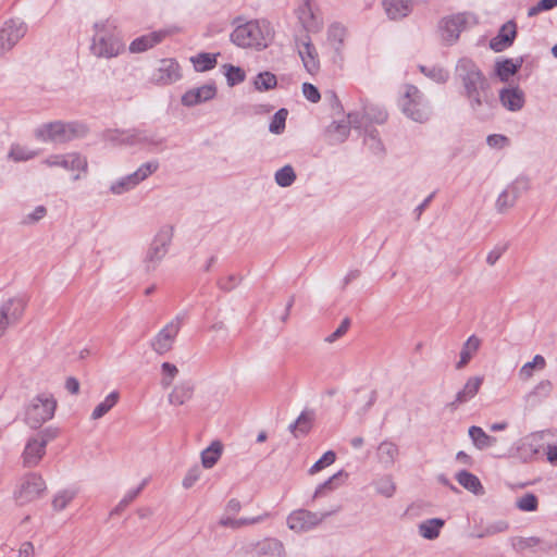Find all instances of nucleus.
Wrapping results in <instances>:
<instances>
[{
  "label": "nucleus",
  "instance_id": "33",
  "mask_svg": "<svg viewBox=\"0 0 557 557\" xmlns=\"http://www.w3.org/2000/svg\"><path fill=\"white\" fill-rule=\"evenodd\" d=\"M77 493L78 491L73 487H67L58 491L51 500L52 509L58 512L64 510L69 506V504L76 497Z\"/></svg>",
  "mask_w": 557,
  "mask_h": 557
},
{
  "label": "nucleus",
  "instance_id": "51",
  "mask_svg": "<svg viewBox=\"0 0 557 557\" xmlns=\"http://www.w3.org/2000/svg\"><path fill=\"white\" fill-rule=\"evenodd\" d=\"M255 86L258 90H269L276 86V77L270 72L260 73L255 81Z\"/></svg>",
  "mask_w": 557,
  "mask_h": 557
},
{
  "label": "nucleus",
  "instance_id": "56",
  "mask_svg": "<svg viewBox=\"0 0 557 557\" xmlns=\"http://www.w3.org/2000/svg\"><path fill=\"white\" fill-rule=\"evenodd\" d=\"M163 377L161 380V384L163 387H169L176 374L178 373V369L175 364L170 362H163L161 366Z\"/></svg>",
  "mask_w": 557,
  "mask_h": 557
},
{
  "label": "nucleus",
  "instance_id": "5",
  "mask_svg": "<svg viewBox=\"0 0 557 557\" xmlns=\"http://www.w3.org/2000/svg\"><path fill=\"white\" fill-rule=\"evenodd\" d=\"M57 400L51 394L42 393L32 399L26 408L25 422L32 429L40 428L45 422L53 418Z\"/></svg>",
  "mask_w": 557,
  "mask_h": 557
},
{
  "label": "nucleus",
  "instance_id": "61",
  "mask_svg": "<svg viewBox=\"0 0 557 557\" xmlns=\"http://www.w3.org/2000/svg\"><path fill=\"white\" fill-rule=\"evenodd\" d=\"M201 470L198 466L190 468L185 474L182 485L184 488H190L200 479Z\"/></svg>",
  "mask_w": 557,
  "mask_h": 557
},
{
  "label": "nucleus",
  "instance_id": "20",
  "mask_svg": "<svg viewBox=\"0 0 557 557\" xmlns=\"http://www.w3.org/2000/svg\"><path fill=\"white\" fill-rule=\"evenodd\" d=\"M399 456V446L391 440L382 441L375 450L376 461L383 469H392L398 461Z\"/></svg>",
  "mask_w": 557,
  "mask_h": 557
},
{
  "label": "nucleus",
  "instance_id": "25",
  "mask_svg": "<svg viewBox=\"0 0 557 557\" xmlns=\"http://www.w3.org/2000/svg\"><path fill=\"white\" fill-rule=\"evenodd\" d=\"M251 547L255 554L259 557H284L285 555L284 544L280 540L273 537H265L258 541L251 544Z\"/></svg>",
  "mask_w": 557,
  "mask_h": 557
},
{
  "label": "nucleus",
  "instance_id": "38",
  "mask_svg": "<svg viewBox=\"0 0 557 557\" xmlns=\"http://www.w3.org/2000/svg\"><path fill=\"white\" fill-rule=\"evenodd\" d=\"M216 57L214 53L201 52L190 58V62L194 65L195 71L206 72L213 69L216 65Z\"/></svg>",
  "mask_w": 557,
  "mask_h": 557
},
{
  "label": "nucleus",
  "instance_id": "57",
  "mask_svg": "<svg viewBox=\"0 0 557 557\" xmlns=\"http://www.w3.org/2000/svg\"><path fill=\"white\" fill-rule=\"evenodd\" d=\"M421 71L426 75L429 76L430 78H432L433 81L437 82V83H445L448 77H449V74L446 70H444L443 67H440V66H434V67H431V69H426L425 66H421Z\"/></svg>",
  "mask_w": 557,
  "mask_h": 557
},
{
  "label": "nucleus",
  "instance_id": "32",
  "mask_svg": "<svg viewBox=\"0 0 557 557\" xmlns=\"http://www.w3.org/2000/svg\"><path fill=\"white\" fill-rule=\"evenodd\" d=\"M468 433L474 446L481 450L494 446L497 442L496 437L488 435L480 426H471Z\"/></svg>",
  "mask_w": 557,
  "mask_h": 557
},
{
  "label": "nucleus",
  "instance_id": "4",
  "mask_svg": "<svg viewBox=\"0 0 557 557\" xmlns=\"http://www.w3.org/2000/svg\"><path fill=\"white\" fill-rule=\"evenodd\" d=\"M174 228L172 225H163L151 240L143 260L145 271L154 272L169 252Z\"/></svg>",
  "mask_w": 557,
  "mask_h": 557
},
{
  "label": "nucleus",
  "instance_id": "26",
  "mask_svg": "<svg viewBox=\"0 0 557 557\" xmlns=\"http://www.w3.org/2000/svg\"><path fill=\"white\" fill-rule=\"evenodd\" d=\"M517 28L516 24L512 21L504 24L497 36L491 39L490 47L496 52H500L506 48L510 47L516 38Z\"/></svg>",
  "mask_w": 557,
  "mask_h": 557
},
{
  "label": "nucleus",
  "instance_id": "7",
  "mask_svg": "<svg viewBox=\"0 0 557 557\" xmlns=\"http://www.w3.org/2000/svg\"><path fill=\"white\" fill-rule=\"evenodd\" d=\"M46 491L47 484L41 474L28 472L20 479L13 496L21 505H25L41 498Z\"/></svg>",
  "mask_w": 557,
  "mask_h": 557
},
{
  "label": "nucleus",
  "instance_id": "58",
  "mask_svg": "<svg viewBox=\"0 0 557 557\" xmlns=\"http://www.w3.org/2000/svg\"><path fill=\"white\" fill-rule=\"evenodd\" d=\"M346 37V28L339 24H333L329 28V40L332 44L343 45Z\"/></svg>",
  "mask_w": 557,
  "mask_h": 557
},
{
  "label": "nucleus",
  "instance_id": "41",
  "mask_svg": "<svg viewBox=\"0 0 557 557\" xmlns=\"http://www.w3.org/2000/svg\"><path fill=\"white\" fill-rule=\"evenodd\" d=\"M522 61L515 63L511 59L496 63V75L502 82H507L521 66Z\"/></svg>",
  "mask_w": 557,
  "mask_h": 557
},
{
  "label": "nucleus",
  "instance_id": "52",
  "mask_svg": "<svg viewBox=\"0 0 557 557\" xmlns=\"http://www.w3.org/2000/svg\"><path fill=\"white\" fill-rule=\"evenodd\" d=\"M364 144L374 154H381L384 151L383 144L375 129H371L367 133Z\"/></svg>",
  "mask_w": 557,
  "mask_h": 557
},
{
  "label": "nucleus",
  "instance_id": "44",
  "mask_svg": "<svg viewBox=\"0 0 557 557\" xmlns=\"http://www.w3.org/2000/svg\"><path fill=\"white\" fill-rule=\"evenodd\" d=\"M122 143L134 146V145H158L153 138L143 131H133L127 133L122 138Z\"/></svg>",
  "mask_w": 557,
  "mask_h": 557
},
{
  "label": "nucleus",
  "instance_id": "55",
  "mask_svg": "<svg viewBox=\"0 0 557 557\" xmlns=\"http://www.w3.org/2000/svg\"><path fill=\"white\" fill-rule=\"evenodd\" d=\"M224 67L226 69L225 76L230 86L244 82L245 72L240 67L234 65H225Z\"/></svg>",
  "mask_w": 557,
  "mask_h": 557
},
{
  "label": "nucleus",
  "instance_id": "49",
  "mask_svg": "<svg viewBox=\"0 0 557 557\" xmlns=\"http://www.w3.org/2000/svg\"><path fill=\"white\" fill-rule=\"evenodd\" d=\"M287 110L280 109L272 117L269 131L273 134H281L285 128V122L287 117Z\"/></svg>",
  "mask_w": 557,
  "mask_h": 557
},
{
  "label": "nucleus",
  "instance_id": "62",
  "mask_svg": "<svg viewBox=\"0 0 557 557\" xmlns=\"http://www.w3.org/2000/svg\"><path fill=\"white\" fill-rule=\"evenodd\" d=\"M509 529V524L507 521L499 520L493 523L487 524L484 528V534H487V536H493L498 533L506 532Z\"/></svg>",
  "mask_w": 557,
  "mask_h": 557
},
{
  "label": "nucleus",
  "instance_id": "45",
  "mask_svg": "<svg viewBox=\"0 0 557 557\" xmlns=\"http://www.w3.org/2000/svg\"><path fill=\"white\" fill-rule=\"evenodd\" d=\"M275 183L281 187H288L296 181V173L290 165H285L275 173Z\"/></svg>",
  "mask_w": 557,
  "mask_h": 557
},
{
  "label": "nucleus",
  "instance_id": "12",
  "mask_svg": "<svg viewBox=\"0 0 557 557\" xmlns=\"http://www.w3.org/2000/svg\"><path fill=\"white\" fill-rule=\"evenodd\" d=\"M27 33V25L18 20L11 18L0 28V57L9 52Z\"/></svg>",
  "mask_w": 557,
  "mask_h": 557
},
{
  "label": "nucleus",
  "instance_id": "16",
  "mask_svg": "<svg viewBox=\"0 0 557 557\" xmlns=\"http://www.w3.org/2000/svg\"><path fill=\"white\" fill-rule=\"evenodd\" d=\"M26 307V301L22 297H12L5 300L0 306V337L5 333V330L15 324L23 315Z\"/></svg>",
  "mask_w": 557,
  "mask_h": 557
},
{
  "label": "nucleus",
  "instance_id": "34",
  "mask_svg": "<svg viewBox=\"0 0 557 557\" xmlns=\"http://www.w3.org/2000/svg\"><path fill=\"white\" fill-rule=\"evenodd\" d=\"M444 525V520L433 518L421 522L418 525L419 534L426 540H434L438 537L441 529Z\"/></svg>",
  "mask_w": 557,
  "mask_h": 557
},
{
  "label": "nucleus",
  "instance_id": "39",
  "mask_svg": "<svg viewBox=\"0 0 557 557\" xmlns=\"http://www.w3.org/2000/svg\"><path fill=\"white\" fill-rule=\"evenodd\" d=\"M546 366L545 358L541 355H536L532 361L524 363L519 370V379L521 381H529L535 370H543Z\"/></svg>",
  "mask_w": 557,
  "mask_h": 557
},
{
  "label": "nucleus",
  "instance_id": "53",
  "mask_svg": "<svg viewBox=\"0 0 557 557\" xmlns=\"http://www.w3.org/2000/svg\"><path fill=\"white\" fill-rule=\"evenodd\" d=\"M336 460V455L333 450H327L323 454V456L315 461L312 467L309 469L310 474H315L322 469L333 465Z\"/></svg>",
  "mask_w": 557,
  "mask_h": 557
},
{
  "label": "nucleus",
  "instance_id": "31",
  "mask_svg": "<svg viewBox=\"0 0 557 557\" xmlns=\"http://www.w3.org/2000/svg\"><path fill=\"white\" fill-rule=\"evenodd\" d=\"M456 479L458 483L466 490L472 492L475 495H483L484 488L479 478L469 471L462 470L457 473Z\"/></svg>",
  "mask_w": 557,
  "mask_h": 557
},
{
  "label": "nucleus",
  "instance_id": "36",
  "mask_svg": "<svg viewBox=\"0 0 557 557\" xmlns=\"http://www.w3.org/2000/svg\"><path fill=\"white\" fill-rule=\"evenodd\" d=\"M120 394L116 391L111 392L91 412V420H99L106 416L119 401Z\"/></svg>",
  "mask_w": 557,
  "mask_h": 557
},
{
  "label": "nucleus",
  "instance_id": "13",
  "mask_svg": "<svg viewBox=\"0 0 557 557\" xmlns=\"http://www.w3.org/2000/svg\"><path fill=\"white\" fill-rule=\"evenodd\" d=\"M330 513H318L306 509L292 511L287 517V527L296 532H308L318 527Z\"/></svg>",
  "mask_w": 557,
  "mask_h": 557
},
{
  "label": "nucleus",
  "instance_id": "18",
  "mask_svg": "<svg viewBox=\"0 0 557 557\" xmlns=\"http://www.w3.org/2000/svg\"><path fill=\"white\" fill-rule=\"evenodd\" d=\"M216 96V86L214 83L205 84L199 87L188 89L183 94L181 102L185 107H195L205 103Z\"/></svg>",
  "mask_w": 557,
  "mask_h": 557
},
{
  "label": "nucleus",
  "instance_id": "24",
  "mask_svg": "<svg viewBox=\"0 0 557 557\" xmlns=\"http://www.w3.org/2000/svg\"><path fill=\"white\" fill-rule=\"evenodd\" d=\"M359 116L356 113H349L345 120L334 122L329 127V134L334 143H343L349 135L350 127H359Z\"/></svg>",
  "mask_w": 557,
  "mask_h": 557
},
{
  "label": "nucleus",
  "instance_id": "23",
  "mask_svg": "<svg viewBox=\"0 0 557 557\" xmlns=\"http://www.w3.org/2000/svg\"><path fill=\"white\" fill-rule=\"evenodd\" d=\"M297 16L307 33H318L322 28V21L309 1H305L298 8Z\"/></svg>",
  "mask_w": 557,
  "mask_h": 557
},
{
  "label": "nucleus",
  "instance_id": "11",
  "mask_svg": "<svg viewBox=\"0 0 557 557\" xmlns=\"http://www.w3.org/2000/svg\"><path fill=\"white\" fill-rule=\"evenodd\" d=\"M49 440L47 432H41L28 438L21 456L24 468H36L40 463L46 455Z\"/></svg>",
  "mask_w": 557,
  "mask_h": 557
},
{
  "label": "nucleus",
  "instance_id": "60",
  "mask_svg": "<svg viewBox=\"0 0 557 557\" xmlns=\"http://www.w3.org/2000/svg\"><path fill=\"white\" fill-rule=\"evenodd\" d=\"M557 7V0H540L536 5L531 7L528 16L532 17L542 11H548Z\"/></svg>",
  "mask_w": 557,
  "mask_h": 557
},
{
  "label": "nucleus",
  "instance_id": "22",
  "mask_svg": "<svg viewBox=\"0 0 557 557\" xmlns=\"http://www.w3.org/2000/svg\"><path fill=\"white\" fill-rule=\"evenodd\" d=\"M298 53L308 73L314 74L320 69V61L317 49L311 44L309 36L298 44Z\"/></svg>",
  "mask_w": 557,
  "mask_h": 557
},
{
  "label": "nucleus",
  "instance_id": "10",
  "mask_svg": "<svg viewBox=\"0 0 557 557\" xmlns=\"http://www.w3.org/2000/svg\"><path fill=\"white\" fill-rule=\"evenodd\" d=\"M42 164L48 168H62L66 171L77 172L73 176L74 181L81 180V173H86L88 169L87 159L77 152L48 156L42 160Z\"/></svg>",
  "mask_w": 557,
  "mask_h": 557
},
{
  "label": "nucleus",
  "instance_id": "2",
  "mask_svg": "<svg viewBox=\"0 0 557 557\" xmlns=\"http://www.w3.org/2000/svg\"><path fill=\"white\" fill-rule=\"evenodd\" d=\"M273 29L267 20H251L238 24L231 33V41L240 48L261 50L269 46Z\"/></svg>",
  "mask_w": 557,
  "mask_h": 557
},
{
  "label": "nucleus",
  "instance_id": "30",
  "mask_svg": "<svg viewBox=\"0 0 557 557\" xmlns=\"http://www.w3.org/2000/svg\"><path fill=\"white\" fill-rule=\"evenodd\" d=\"M481 345V339L476 335H471L463 344L460 351V359L456 364L457 369L466 367L472 357L476 354Z\"/></svg>",
  "mask_w": 557,
  "mask_h": 557
},
{
  "label": "nucleus",
  "instance_id": "42",
  "mask_svg": "<svg viewBox=\"0 0 557 557\" xmlns=\"http://www.w3.org/2000/svg\"><path fill=\"white\" fill-rule=\"evenodd\" d=\"M375 491L377 494L391 498L396 492V484L391 474H385L374 482Z\"/></svg>",
  "mask_w": 557,
  "mask_h": 557
},
{
  "label": "nucleus",
  "instance_id": "54",
  "mask_svg": "<svg viewBox=\"0 0 557 557\" xmlns=\"http://www.w3.org/2000/svg\"><path fill=\"white\" fill-rule=\"evenodd\" d=\"M347 478V472L341 470L333 474L331 478H329L325 482H323L321 484V488H325L327 492H331L341 486L346 481Z\"/></svg>",
  "mask_w": 557,
  "mask_h": 557
},
{
  "label": "nucleus",
  "instance_id": "64",
  "mask_svg": "<svg viewBox=\"0 0 557 557\" xmlns=\"http://www.w3.org/2000/svg\"><path fill=\"white\" fill-rule=\"evenodd\" d=\"M486 143L491 148L503 149L509 145V139L505 135L493 134L487 136Z\"/></svg>",
  "mask_w": 557,
  "mask_h": 557
},
{
  "label": "nucleus",
  "instance_id": "27",
  "mask_svg": "<svg viewBox=\"0 0 557 557\" xmlns=\"http://www.w3.org/2000/svg\"><path fill=\"white\" fill-rule=\"evenodd\" d=\"M499 100L504 108L511 112H517L523 108L525 97L520 88L510 87L499 91Z\"/></svg>",
  "mask_w": 557,
  "mask_h": 557
},
{
  "label": "nucleus",
  "instance_id": "28",
  "mask_svg": "<svg viewBox=\"0 0 557 557\" xmlns=\"http://www.w3.org/2000/svg\"><path fill=\"white\" fill-rule=\"evenodd\" d=\"M412 0H383V8L387 16L393 20H401L412 11Z\"/></svg>",
  "mask_w": 557,
  "mask_h": 557
},
{
  "label": "nucleus",
  "instance_id": "15",
  "mask_svg": "<svg viewBox=\"0 0 557 557\" xmlns=\"http://www.w3.org/2000/svg\"><path fill=\"white\" fill-rule=\"evenodd\" d=\"M182 319L180 317L171 320L163 329H161L151 341V348L158 355L169 352L174 345L175 338L180 333Z\"/></svg>",
  "mask_w": 557,
  "mask_h": 557
},
{
  "label": "nucleus",
  "instance_id": "63",
  "mask_svg": "<svg viewBox=\"0 0 557 557\" xmlns=\"http://www.w3.org/2000/svg\"><path fill=\"white\" fill-rule=\"evenodd\" d=\"M350 325V320L348 318L344 319L341 323V325L329 336L325 337V342L329 344H332L336 342L338 338H341L346 332L348 331V327Z\"/></svg>",
  "mask_w": 557,
  "mask_h": 557
},
{
  "label": "nucleus",
  "instance_id": "21",
  "mask_svg": "<svg viewBox=\"0 0 557 557\" xmlns=\"http://www.w3.org/2000/svg\"><path fill=\"white\" fill-rule=\"evenodd\" d=\"M483 381V376L479 375L469 377L463 387L457 392L455 399L448 406L451 409H457L461 405L470 401L479 393Z\"/></svg>",
  "mask_w": 557,
  "mask_h": 557
},
{
  "label": "nucleus",
  "instance_id": "3",
  "mask_svg": "<svg viewBox=\"0 0 557 557\" xmlns=\"http://www.w3.org/2000/svg\"><path fill=\"white\" fill-rule=\"evenodd\" d=\"M94 30L90 51L95 57L112 59L125 50V45L115 32V26L109 21L95 23Z\"/></svg>",
  "mask_w": 557,
  "mask_h": 557
},
{
  "label": "nucleus",
  "instance_id": "46",
  "mask_svg": "<svg viewBox=\"0 0 557 557\" xmlns=\"http://www.w3.org/2000/svg\"><path fill=\"white\" fill-rule=\"evenodd\" d=\"M146 484L147 480H144L137 488L127 492L124 495V497L120 500V503L115 506L111 513L117 515L122 512L139 495V493L141 492Z\"/></svg>",
  "mask_w": 557,
  "mask_h": 557
},
{
  "label": "nucleus",
  "instance_id": "59",
  "mask_svg": "<svg viewBox=\"0 0 557 557\" xmlns=\"http://www.w3.org/2000/svg\"><path fill=\"white\" fill-rule=\"evenodd\" d=\"M529 181L524 177H519L516 181H513L509 186H507V189L510 190L512 195H515V198L518 199V197L525 193L529 189Z\"/></svg>",
  "mask_w": 557,
  "mask_h": 557
},
{
  "label": "nucleus",
  "instance_id": "35",
  "mask_svg": "<svg viewBox=\"0 0 557 557\" xmlns=\"http://www.w3.org/2000/svg\"><path fill=\"white\" fill-rule=\"evenodd\" d=\"M194 388L191 385L183 383L176 385L169 395V401L174 406H182L191 399Z\"/></svg>",
  "mask_w": 557,
  "mask_h": 557
},
{
  "label": "nucleus",
  "instance_id": "8",
  "mask_svg": "<svg viewBox=\"0 0 557 557\" xmlns=\"http://www.w3.org/2000/svg\"><path fill=\"white\" fill-rule=\"evenodd\" d=\"M403 112L411 120L423 123L430 117V108L423 95L413 85L405 86V95L400 101Z\"/></svg>",
  "mask_w": 557,
  "mask_h": 557
},
{
  "label": "nucleus",
  "instance_id": "17",
  "mask_svg": "<svg viewBox=\"0 0 557 557\" xmlns=\"http://www.w3.org/2000/svg\"><path fill=\"white\" fill-rule=\"evenodd\" d=\"M182 32V28L176 25H172L164 29H160L157 32L149 33L147 35H143L136 39H134L129 45V51L132 53H140L144 52L159 42H161L164 38L178 34Z\"/></svg>",
  "mask_w": 557,
  "mask_h": 557
},
{
  "label": "nucleus",
  "instance_id": "1",
  "mask_svg": "<svg viewBox=\"0 0 557 557\" xmlns=\"http://www.w3.org/2000/svg\"><path fill=\"white\" fill-rule=\"evenodd\" d=\"M455 78L471 110L481 117L490 116L493 97L490 83L478 64L469 58H460L455 66Z\"/></svg>",
  "mask_w": 557,
  "mask_h": 557
},
{
  "label": "nucleus",
  "instance_id": "50",
  "mask_svg": "<svg viewBox=\"0 0 557 557\" xmlns=\"http://www.w3.org/2000/svg\"><path fill=\"white\" fill-rule=\"evenodd\" d=\"M539 500L537 497L532 493H527L519 497L516 502V506L521 511H535L537 509Z\"/></svg>",
  "mask_w": 557,
  "mask_h": 557
},
{
  "label": "nucleus",
  "instance_id": "14",
  "mask_svg": "<svg viewBox=\"0 0 557 557\" xmlns=\"http://www.w3.org/2000/svg\"><path fill=\"white\" fill-rule=\"evenodd\" d=\"M467 17L462 13H457L443 17L438 22V34L441 40L446 46L454 45L460 36V33L466 28Z\"/></svg>",
  "mask_w": 557,
  "mask_h": 557
},
{
  "label": "nucleus",
  "instance_id": "29",
  "mask_svg": "<svg viewBox=\"0 0 557 557\" xmlns=\"http://www.w3.org/2000/svg\"><path fill=\"white\" fill-rule=\"evenodd\" d=\"M314 421V412L312 410H304L297 420L289 425V431L295 437L306 435L312 428Z\"/></svg>",
  "mask_w": 557,
  "mask_h": 557
},
{
  "label": "nucleus",
  "instance_id": "6",
  "mask_svg": "<svg viewBox=\"0 0 557 557\" xmlns=\"http://www.w3.org/2000/svg\"><path fill=\"white\" fill-rule=\"evenodd\" d=\"M86 129L78 123L60 121L44 124L36 131V136L42 141L66 143L85 134Z\"/></svg>",
  "mask_w": 557,
  "mask_h": 557
},
{
  "label": "nucleus",
  "instance_id": "47",
  "mask_svg": "<svg viewBox=\"0 0 557 557\" xmlns=\"http://www.w3.org/2000/svg\"><path fill=\"white\" fill-rule=\"evenodd\" d=\"M516 198H515V195H512L510 193V190H508L507 188L505 190H503L500 193V195L497 197L496 199V203H495V207H496V210L499 212V213H505L507 212L510 208L513 207V205L516 203Z\"/></svg>",
  "mask_w": 557,
  "mask_h": 557
},
{
  "label": "nucleus",
  "instance_id": "40",
  "mask_svg": "<svg viewBox=\"0 0 557 557\" xmlns=\"http://www.w3.org/2000/svg\"><path fill=\"white\" fill-rule=\"evenodd\" d=\"M543 543L541 537L537 536H513L510 539V544L512 548L518 552L522 553L524 550H531L535 547L540 546Z\"/></svg>",
  "mask_w": 557,
  "mask_h": 557
},
{
  "label": "nucleus",
  "instance_id": "9",
  "mask_svg": "<svg viewBox=\"0 0 557 557\" xmlns=\"http://www.w3.org/2000/svg\"><path fill=\"white\" fill-rule=\"evenodd\" d=\"M159 168L157 161H149L141 164L134 173L119 178L110 186V193L113 195H122L134 189L141 182L152 175Z\"/></svg>",
  "mask_w": 557,
  "mask_h": 557
},
{
  "label": "nucleus",
  "instance_id": "43",
  "mask_svg": "<svg viewBox=\"0 0 557 557\" xmlns=\"http://www.w3.org/2000/svg\"><path fill=\"white\" fill-rule=\"evenodd\" d=\"M39 152L37 150H32L26 146L22 145H12L9 151V158L15 162L28 161L37 157Z\"/></svg>",
  "mask_w": 557,
  "mask_h": 557
},
{
  "label": "nucleus",
  "instance_id": "19",
  "mask_svg": "<svg viewBox=\"0 0 557 557\" xmlns=\"http://www.w3.org/2000/svg\"><path fill=\"white\" fill-rule=\"evenodd\" d=\"M182 77L181 67L174 59H163L153 74V81L159 85H169Z\"/></svg>",
  "mask_w": 557,
  "mask_h": 557
},
{
  "label": "nucleus",
  "instance_id": "37",
  "mask_svg": "<svg viewBox=\"0 0 557 557\" xmlns=\"http://www.w3.org/2000/svg\"><path fill=\"white\" fill-rule=\"evenodd\" d=\"M222 444L214 441L201 453V463L203 468L211 469L220 459L222 455Z\"/></svg>",
  "mask_w": 557,
  "mask_h": 557
},
{
  "label": "nucleus",
  "instance_id": "48",
  "mask_svg": "<svg viewBox=\"0 0 557 557\" xmlns=\"http://www.w3.org/2000/svg\"><path fill=\"white\" fill-rule=\"evenodd\" d=\"M47 214V209L44 206L36 207L32 212L24 214L21 219V224L32 226L42 220Z\"/></svg>",
  "mask_w": 557,
  "mask_h": 557
}]
</instances>
